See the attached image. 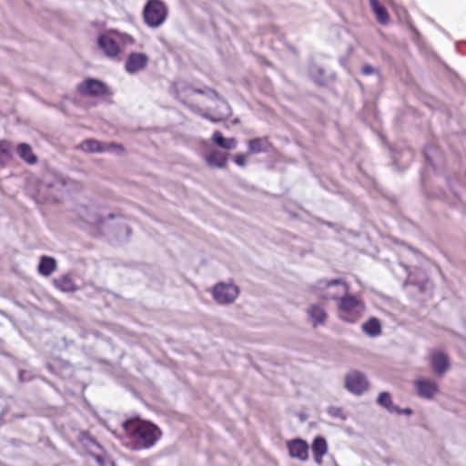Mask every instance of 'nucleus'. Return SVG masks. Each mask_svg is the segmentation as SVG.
Returning a JSON list of instances; mask_svg holds the SVG:
<instances>
[{
	"mask_svg": "<svg viewBox=\"0 0 466 466\" xmlns=\"http://www.w3.org/2000/svg\"><path fill=\"white\" fill-rule=\"evenodd\" d=\"M234 162L238 167H245V165H246V156L243 155V154L236 155L235 157H234Z\"/></svg>",
	"mask_w": 466,
	"mask_h": 466,
	"instance_id": "nucleus-30",
	"label": "nucleus"
},
{
	"mask_svg": "<svg viewBox=\"0 0 466 466\" xmlns=\"http://www.w3.org/2000/svg\"><path fill=\"white\" fill-rule=\"evenodd\" d=\"M288 449L290 457L299 461H307L309 457V445L301 439H295L288 442Z\"/></svg>",
	"mask_w": 466,
	"mask_h": 466,
	"instance_id": "nucleus-9",
	"label": "nucleus"
},
{
	"mask_svg": "<svg viewBox=\"0 0 466 466\" xmlns=\"http://www.w3.org/2000/svg\"><path fill=\"white\" fill-rule=\"evenodd\" d=\"M377 402L379 405L386 408L388 410V411L390 413H393V412H395L397 414L401 413L400 408L395 406L392 403L391 397L389 392H386V391L380 392L377 399Z\"/></svg>",
	"mask_w": 466,
	"mask_h": 466,
	"instance_id": "nucleus-20",
	"label": "nucleus"
},
{
	"mask_svg": "<svg viewBox=\"0 0 466 466\" xmlns=\"http://www.w3.org/2000/svg\"><path fill=\"white\" fill-rule=\"evenodd\" d=\"M103 152H107V151H116L117 153L119 152H122L123 151V147L121 145H117L116 143H103Z\"/></svg>",
	"mask_w": 466,
	"mask_h": 466,
	"instance_id": "nucleus-29",
	"label": "nucleus"
},
{
	"mask_svg": "<svg viewBox=\"0 0 466 466\" xmlns=\"http://www.w3.org/2000/svg\"><path fill=\"white\" fill-rule=\"evenodd\" d=\"M328 451V443L325 438L318 436L314 439L312 443V452L316 463L320 464L322 462L323 456Z\"/></svg>",
	"mask_w": 466,
	"mask_h": 466,
	"instance_id": "nucleus-14",
	"label": "nucleus"
},
{
	"mask_svg": "<svg viewBox=\"0 0 466 466\" xmlns=\"http://www.w3.org/2000/svg\"><path fill=\"white\" fill-rule=\"evenodd\" d=\"M368 387L369 382L366 377L360 371H351L345 378V388L352 394L361 395Z\"/></svg>",
	"mask_w": 466,
	"mask_h": 466,
	"instance_id": "nucleus-6",
	"label": "nucleus"
},
{
	"mask_svg": "<svg viewBox=\"0 0 466 466\" xmlns=\"http://www.w3.org/2000/svg\"><path fill=\"white\" fill-rule=\"evenodd\" d=\"M148 60L145 53L132 52L126 60L125 70L130 75L137 74L147 66Z\"/></svg>",
	"mask_w": 466,
	"mask_h": 466,
	"instance_id": "nucleus-8",
	"label": "nucleus"
},
{
	"mask_svg": "<svg viewBox=\"0 0 466 466\" xmlns=\"http://www.w3.org/2000/svg\"><path fill=\"white\" fill-rule=\"evenodd\" d=\"M370 7L376 14L377 19L380 24H388L390 17L386 8L380 4L378 0H370Z\"/></svg>",
	"mask_w": 466,
	"mask_h": 466,
	"instance_id": "nucleus-21",
	"label": "nucleus"
},
{
	"mask_svg": "<svg viewBox=\"0 0 466 466\" xmlns=\"http://www.w3.org/2000/svg\"><path fill=\"white\" fill-rule=\"evenodd\" d=\"M56 288L63 292H71L76 289L73 280L68 276H62L54 280Z\"/></svg>",
	"mask_w": 466,
	"mask_h": 466,
	"instance_id": "nucleus-25",
	"label": "nucleus"
},
{
	"mask_svg": "<svg viewBox=\"0 0 466 466\" xmlns=\"http://www.w3.org/2000/svg\"><path fill=\"white\" fill-rule=\"evenodd\" d=\"M78 91L83 96H99L107 93V87L100 80L95 78H87L78 86Z\"/></svg>",
	"mask_w": 466,
	"mask_h": 466,
	"instance_id": "nucleus-7",
	"label": "nucleus"
},
{
	"mask_svg": "<svg viewBox=\"0 0 466 466\" xmlns=\"http://www.w3.org/2000/svg\"><path fill=\"white\" fill-rule=\"evenodd\" d=\"M98 46L108 57H116L120 52L118 44L107 35L98 37Z\"/></svg>",
	"mask_w": 466,
	"mask_h": 466,
	"instance_id": "nucleus-11",
	"label": "nucleus"
},
{
	"mask_svg": "<svg viewBox=\"0 0 466 466\" xmlns=\"http://www.w3.org/2000/svg\"><path fill=\"white\" fill-rule=\"evenodd\" d=\"M56 268V261L52 257L43 256L38 265V271L41 275L50 276Z\"/></svg>",
	"mask_w": 466,
	"mask_h": 466,
	"instance_id": "nucleus-17",
	"label": "nucleus"
},
{
	"mask_svg": "<svg viewBox=\"0 0 466 466\" xmlns=\"http://www.w3.org/2000/svg\"><path fill=\"white\" fill-rule=\"evenodd\" d=\"M205 160L210 167L224 168L228 161V154L213 150L205 156Z\"/></svg>",
	"mask_w": 466,
	"mask_h": 466,
	"instance_id": "nucleus-13",
	"label": "nucleus"
},
{
	"mask_svg": "<svg viewBox=\"0 0 466 466\" xmlns=\"http://www.w3.org/2000/svg\"><path fill=\"white\" fill-rule=\"evenodd\" d=\"M201 116L204 118L208 119V120H210V121H212L214 123H217V122L220 121L219 117L218 118H215V117L209 116L208 113H203Z\"/></svg>",
	"mask_w": 466,
	"mask_h": 466,
	"instance_id": "nucleus-33",
	"label": "nucleus"
},
{
	"mask_svg": "<svg viewBox=\"0 0 466 466\" xmlns=\"http://www.w3.org/2000/svg\"><path fill=\"white\" fill-rule=\"evenodd\" d=\"M94 444H96V447H100V445L98 443H96V441H94Z\"/></svg>",
	"mask_w": 466,
	"mask_h": 466,
	"instance_id": "nucleus-38",
	"label": "nucleus"
},
{
	"mask_svg": "<svg viewBox=\"0 0 466 466\" xmlns=\"http://www.w3.org/2000/svg\"><path fill=\"white\" fill-rule=\"evenodd\" d=\"M209 93L214 96V98L218 99L219 104L218 105V107L219 108V119L222 120L223 118H226L231 115V108L228 105V103L219 96L218 92L214 89H210Z\"/></svg>",
	"mask_w": 466,
	"mask_h": 466,
	"instance_id": "nucleus-23",
	"label": "nucleus"
},
{
	"mask_svg": "<svg viewBox=\"0 0 466 466\" xmlns=\"http://www.w3.org/2000/svg\"><path fill=\"white\" fill-rule=\"evenodd\" d=\"M10 157V145L6 140H0V165L5 164Z\"/></svg>",
	"mask_w": 466,
	"mask_h": 466,
	"instance_id": "nucleus-27",
	"label": "nucleus"
},
{
	"mask_svg": "<svg viewBox=\"0 0 466 466\" xmlns=\"http://www.w3.org/2000/svg\"><path fill=\"white\" fill-rule=\"evenodd\" d=\"M308 317L314 327L324 325L327 320V312L320 305H310L307 310Z\"/></svg>",
	"mask_w": 466,
	"mask_h": 466,
	"instance_id": "nucleus-12",
	"label": "nucleus"
},
{
	"mask_svg": "<svg viewBox=\"0 0 466 466\" xmlns=\"http://www.w3.org/2000/svg\"><path fill=\"white\" fill-rule=\"evenodd\" d=\"M314 291L323 299H340L349 293V286L342 279H320L314 288Z\"/></svg>",
	"mask_w": 466,
	"mask_h": 466,
	"instance_id": "nucleus-3",
	"label": "nucleus"
},
{
	"mask_svg": "<svg viewBox=\"0 0 466 466\" xmlns=\"http://www.w3.org/2000/svg\"><path fill=\"white\" fill-rule=\"evenodd\" d=\"M17 154L20 158L30 165L37 162V157L34 154L31 146L26 143H20L17 145Z\"/></svg>",
	"mask_w": 466,
	"mask_h": 466,
	"instance_id": "nucleus-16",
	"label": "nucleus"
},
{
	"mask_svg": "<svg viewBox=\"0 0 466 466\" xmlns=\"http://www.w3.org/2000/svg\"><path fill=\"white\" fill-rule=\"evenodd\" d=\"M209 90H210V88L207 89V90L200 89V88H195L194 92L198 93V94H201V95H207V96H210L211 98H214V96L209 93Z\"/></svg>",
	"mask_w": 466,
	"mask_h": 466,
	"instance_id": "nucleus-32",
	"label": "nucleus"
},
{
	"mask_svg": "<svg viewBox=\"0 0 466 466\" xmlns=\"http://www.w3.org/2000/svg\"><path fill=\"white\" fill-rule=\"evenodd\" d=\"M365 310L364 304L353 295H344L338 304L339 317L342 320L354 323L361 318Z\"/></svg>",
	"mask_w": 466,
	"mask_h": 466,
	"instance_id": "nucleus-2",
	"label": "nucleus"
},
{
	"mask_svg": "<svg viewBox=\"0 0 466 466\" xmlns=\"http://www.w3.org/2000/svg\"><path fill=\"white\" fill-rule=\"evenodd\" d=\"M271 145L267 137H258L248 141V154L268 152Z\"/></svg>",
	"mask_w": 466,
	"mask_h": 466,
	"instance_id": "nucleus-15",
	"label": "nucleus"
},
{
	"mask_svg": "<svg viewBox=\"0 0 466 466\" xmlns=\"http://www.w3.org/2000/svg\"><path fill=\"white\" fill-rule=\"evenodd\" d=\"M167 15V8L161 0H148L144 6V21L149 27H159L166 21Z\"/></svg>",
	"mask_w": 466,
	"mask_h": 466,
	"instance_id": "nucleus-4",
	"label": "nucleus"
},
{
	"mask_svg": "<svg viewBox=\"0 0 466 466\" xmlns=\"http://www.w3.org/2000/svg\"><path fill=\"white\" fill-rule=\"evenodd\" d=\"M239 289L238 286L228 283H218L213 288V298L219 304H230L235 301L238 296Z\"/></svg>",
	"mask_w": 466,
	"mask_h": 466,
	"instance_id": "nucleus-5",
	"label": "nucleus"
},
{
	"mask_svg": "<svg viewBox=\"0 0 466 466\" xmlns=\"http://www.w3.org/2000/svg\"><path fill=\"white\" fill-rule=\"evenodd\" d=\"M361 72L368 76L376 72V69L370 65H365L362 66Z\"/></svg>",
	"mask_w": 466,
	"mask_h": 466,
	"instance_id": "nucleus-31",
	"label": "nucleus"
},
{
	"mask_svg": "<svg viewBox=\"0 0 466 466\" xmlns=\"http://www.w3.org/2000/svg\"><path fill=\"white\" fill-rule=\"evenodd\" d=\"M80 148L87 153H103V143L96 139H86L81 145Z\"/></svg>",
	"mask_w": 466,
	"mask_h": 466,
	"instance_id": "nucleus-24",
	"label": "nucleus"
},
{
	"mask_svg": "<svg viewBox=\"0 0 466 466\" xmlns=\"http://www.w3.org/2000/svg\"><path fill=\"white\" fill-rule=\"evenodd\" d=\"M60 182L64 187H67L68 185L67 181H66L65 179L60 180Z\"/></svg>",
	"mask_w": 466,
	"mask_h": 466,
	"instance_id": "nucleus-36",
	"label": "nucleus"
},
{
	"mask_svg": "<svg viewBox=\"0 0 466 466\" xmlns=\"http://www.w3.org/2000/svg\"><path fill=\"white\" fill-rule=\"evenodd\" d=\"M125 42H126L127 44H133V43H134V39H133V37H132V36H130V35H126V37H125Z\"/></svg>",
	"mask_w": 466,
	"mask_h": 466,
	"instance_id": "nucleus-35",
	"label": "nucleus"
},
{
	"mask_svg": "<svg viewBox=\"0 0 466 466\" xmlns=\"http://www.w3.org/2000/svg\"><path fill=\"white\" fill-rule=\"evenodd\" d=\"M328 413L333 418H339L342 420L347 419V416L344 414L343 410L339 407L331 406L328 409Z\"/></svg>",
	"mask_w": 466,
	"mask_h": 466,
	"instance_id": "nucleus-28",
	"label": "nucleus"
},
{
	"mask_svg": "<svg viewBox=\"0 0 466 466\" xmlns=\"http://www.w3.org/2000/svg\"><path fill=\"white\" fill-rule=\"evenodd\" d=\"M400 410H401L400 414L410 415L412 413V410L410 408L400 409Z\"/></svg>",
	"mask_w": 466,
	"mask_h": 466,
	"instance_id": "nucleus-34",
	"label": "nucleus"
},
{
	"mask_svg": "<svg viewBox=\"0 0 466 466\" xmlns=\"http://www.w3.org/2000/svg\"><path fill=\"white\" fill-rule=\"evenodd\" d=\"M122 426L125 436L121 438V441L130 451L151 449L162 436L157 425L137 417L125 420Z\"/></svg>",
	"mask_w": 466,
	"mask_h": 466,
	"instance_id": "nucleus-1",
	"label": "nucleus"
},
{
	"mask_svg": "<svg viewBox=\"0 0 466 466\" xmlns=\"http://www.w3.org/2000/svg\"><path fill=\"white\" fill-rule=\"evenodd\" d=\"M415 387L418 395L425 399H432L438 392V385L435 381L431 380H417Z\"/></svg>",
	"mask_w": 466,
	"mask_h": 466,
	"instance_id": "nucleus-10",
	"label": "nucleus"
},
{
	"mask_svg": "<svg viewBox=\"0 0 466 466\" xmlns=\"http://www.w3.org/2000/svg\"><path fill=\"white\" fill-rule=\"evenodd\" d=\"M440 155L439 148L434 145H428L424 149V156L430 165L435 167L436 157Z\"/></svg>",
	"mask_w": 466,
	"mask_h": 466,
	"instance_id": "nucleus-26",
	"label": "nucleus"
},
{
	"mask_svg": "<svg viewBox=\"0 0 466 466\" xmlns=\"http://www.w3.org/2000/svg\"><path fill=\"white\" fill-rule=\"evenodd\" d=\"M431 364L437 373H444L449 366L448 357L442 352H436L432 355Z\"/></svg>",
	"mask_w": 466,
	"mask_h": 466,
	"instance_id": "nucleus-18",
	"label": "nucleus"
},
{
	"mask_svg": "<svg viewBox=\"0 0 466 466\" xmlns=\"http://www.w3.org/2000/svg\"><path fill=\"white\" fill-rule=\"evenodd\" d=\"M213 142L224 149H234L237 147L235 138L226 139L219 131H215L212 135Z\"/></svg>",
	"mask_w": 466,
	"mask_h": 466,
	"instance_id": "nucleus-22",
	"label": "nucleus"
},
{
	"mask_svg": "<svg viewBox=\"0 0 466 466\" xmlns=\"http://www.w3.org/2000/svg\"><path fill=\"white\" fill-rule=\"evenodd\" d=\"M362 330L370 337H377L381 333V325L377 318H370L362 324Z\"/></svg>",
	"mask_w": 466,
	"mask_h": 466,
	"instance_id": "nucleus-19",
	"label": "nucleus"
},
{
	"mask_svg": "<svg viewBox=\"0 0 466 466\" xmlns=\"http://www.w3.org/2000/svg\"><path fill=\"white\" fill-rule=\"evenodd\" d=\"M411 30L416 34V35H419V32L417 31V29L415 27H412L411 26Z\"/></svg>",
	"mask_w": 466,
	"mask_h": 466,
	"instance_id": "nucleus-37",
	"label": "nucleus"
}]
</instances>
